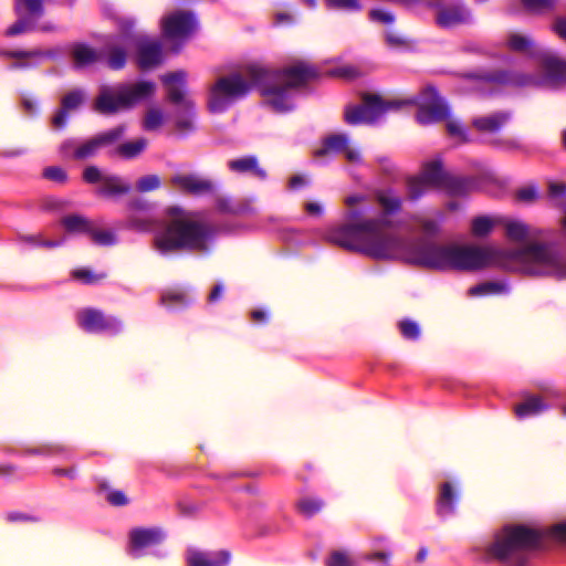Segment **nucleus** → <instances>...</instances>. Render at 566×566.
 <instances>
[{
    "instance_id": "f257e3e1",
    "label": "nucleus",
    "mask_w": 566,
    "mask_h": 566,
    "mask_svg": "<svg viewBox=\"0 0 566 566\" xmlns=\"http://www.w3.org/2000/svg\"><path fill=\"white\" fill-rule=\"evenodd\" d=\"M365 209L348 208L344 223L327 234L329 242L374 259H401L405 262L432 270L475 271L505 260L525 263L532 275L566 279V261L544 243L501 250L490 247L438 244L427 239L403 240L385 230L387 222L379 218L360 220Z\"/></svg>"
},
{
    "instance_id": "f03ea898",
    "label": "nucleus",
    "mask_w": 566,
    "mask_h": 566,
    "mask_svg": "<svg viewBox=\"0 0 566 566\" xmlns=\"http://www.w3.org/2000/svg\"><path fill=\"white\" fill-rule=\"evenodd\" d=\"M125 227L143 233L159 227L160 230L153 238V248L161 255L208 253L216 232L212 224L192 219L188 211L178 206L167 207L163 221L147 214L129 213Z\"/></svg>"
},
{
    "instance_id": "7ed1b4c3",
    "label": "nucleus",
    "mask_w": 566,
    "mask_h": 566,
    "mask_svg": "<svg viewBox=\"0 0 566 566\" xmlns=\"http://www.w3.org/2000/svg\"><path fill=\"white\" fill-rule=\"evenodd\" d=\"M247 74L265 97V104L276 113L293 111L290 91L305 87L319 75L317 67L306 61H296L282 69L252 64L247 67Z\"/></svg>"
},
{
    "instance_id": "20e7f679",
    "label": "nucleus",
    "mask_w": 566,
    "mask_h": 566,
    "mask_svg": "<svg viewBox=\"0 0 566 566\" xmlns=\"http://www.w3.org/2000/svg\"><path fill=\"white\" fill-rule=\"evenodd\" d=\"M544 532L524 524H507L494 535L486 554L504 566H525L543 547Z\"/></svg>"
},
{
    "instance_id": "39448f33",
    "label": "nucleus",
    "mask_w": 566,
    "mask_h": 566,
    "mask_svg": "<svg viewBox=\"0 0 566 566\" xmlns=\"http://www.w3.org/2000/svg\"><path fill=\"white\" fill-rule=\"evenodd\" d=\"M155 91L156 85L151 81H139L134 84L119 83L115 86L103 85L94 101V109L103 115H113L133 108L151 97Z\"/></svg>"
},
{
    "instance_id": "423d86ee",
    "label": "nucleus",
    "mask_w": 566,
    "mask_h": 566,
    "mask_svg": "<svg viewBox=\"0 0 566 566\" xmlns=\"http://www.w3.org/2000/svg\"><path fill=\"white\" fill-rule=\"evenodd\" d=\"M160 81L166 90V99L175 106V126L179 132L187 133L195 129V102L188 96L187 72L177 70L163 74Z\"/></svg>"
},
{
    "instance_id": "0eeeda50",
    "label": "nucleus",
    "mask_w": 566,
    "mask_h": 566,
    "mask_svg": "<svg viewBox=\"0 0 566 566\" xmlns=\"http://www.w3.org/2000/svg\"><path fill=\"white\" fill-rule=\"evenodd\" d=\"M253 87H258L254 81L248 76L234 72L219 77L209 88L207 106L211 113H224L235 101L245 97Z\"/></svg>"
},
{
    "instance_id": "6e6552de",
    "label": "nucleus",
    "mask_w": 566,
    "mask_h": 566,
    "mask_svg": "<svg viewBox=\"0 0 566 566\" xmlns=\"http://www.w3.org/2000/svg\"><path fill=\"white\" fill-rule=\"evenodd\" d=\"M361 99V105H349L345 108L344 120L348 125L370 124L376 122L389 109H397L402 105L411 104V102L408 101L385 102L379 95L370 93H364Z\"/></svg>"
},
{
    "instance_id": "1a4fd4ad",
    "label": "nucleus",
    "mask_w": 566,
    "mask_h": 566,
    "mask_svg": "<svg viewBox=\"0 0 566 566\" xmlns=\"http://www.w3.org/2000/svg\"><path fill=\"white\" fill-rule=\"evenodd\" d=\"M463 77L496 86L525 87L536 83V78L532 75L506 70L465 73Z\"/></svg>"
},
{
    "instance_id": "9d476101",
    "label": "nucleus",
    "mask_w": 566,
    "mask_h": 566,
    "mask_svg": "<svg viewBox=\"0 0 566 566\" xmlns=\"http://www.w3.org/2000/svg\"><path fill=\"white\" fill-rule=\"evenodd\" d=\"M448 117V105L433 86H428L422 93V103L417 112V120L422 125H429L442 122Z\"/></svg>"
},
{
    "instance_id": "9b49d317",
    "label": "nucleus",
    "mask_w": 566,
    "mask_h": 566,
    "mask_svg": "<svg viewBox=\"0 0 566 566\" xmlns=\"http://www.w3.org/2000/svg\"><path fill=\"white\" fill-rule=\"evenodd\" d=\"M78 325L87 333H109L122 331V322L115 316H107L96 308H85L77 314Z\"/></svg>"
},
{
    "instance_id": "f8f14e48",
    "label": "nucleus",
    "mask_w": 566,
    "mask_h": 566,
    "mask_svg": "<svg viewBox=\"0 0 566 566\" xmlns=\"http://www.w3.org/2000/svg\"><path fill=\"white\" fill-rule=\"evenodd\" d=\"M125 133V126L119 125L106 132L99 133L74 148L72 154L75 160H85L97 155L101 148L114 145Z\"/></svg>"
},
{
    "instance_id": "ddd939ff",
    "label": "nucleus",
    "mask_w": 566,
    "mask_h": 566,
    "mask_svg": "<svg viewBox=\"0 0 566 566\" xmlns=\"http://www.w3.org/2000/svg\"><path fill=\"white\" fill-rule=\"evenodd\" d=\"M136 46V62L140 70H150L163 63V44L147 35L134 39Z\"/></svg>"
},
{
    "instance_id": "4468645a",
    "label": "nucleus",
    "mask_w": 566,
    "mask_h": 566,
    "mask_svg": "<svg viewBox=\"0 0 566 566\" xmlns=\"http://www.w3.org/2000/svg\"><path fill=\"white\" fill-rule=\"evenodd\" d=\"M436 22L440 28L451 29L472 22V12L464 3L438 6Z\"/></svg>"
},
{
    "instance_id": "2eb2a0df",
    "label": "nucleus",
    "mask_w": 566,
    "mask_h": 566,
    "mask_svg": "<svg viewBox=\"0 0 566 566\" xmlns=\"http://www.w3.org/2000/svg\"><path fill=\"white\" fill-rule=\"evenodd\" d=\"M195 29L191 13L178 11L163 19V33L167 39H185Z\"/></svg>"
},
{
    "instance_id": "dca6fc26",
    "label": "nucleus",
    "mask_w": 566,
    "mask_h": 566,
    "mask_svg": "<svg viewBox=\"0 0 566 566\" xmlns=\"http://www.w3.org/2000/svg\"><path fill=\"white\" fill-rule=\"evenodd\" d=\"M170 184L179 191L191 196H202L214 191L212 180L192 174H177L171 177Z\"/></svg>"
},
{
    "instance_id": "f3484780",
    "label": "nucleus",
    "mask_w": 566,
    "mask_h": 566,
    "mask_svg": "<svg viewBox=\"0 0 566 566\" xmlns=\"http://www.w3.org/2000/svg\"><path fill=\"white\" fill-rule=\"evenodd\" d=\"M538 61L545 77L553 84L566 83V60L544 50L538 52Z\"/></svg>"
},
{
    "instance_id": "a211bd4d",
    "label": "nucleus",
    "mask_w": 566,
    "mask_h": 566,
    "mask_svg": "<svg viewBox=\"0 0 566 566\" xmlns=\"http://www.w3.org/2000/svg\"><path fill=\"white\" fill-rule=\"evenodd\" d=\"M101 61L114 71L123 70L127 63V49L124 44L111 40L99 51Z\"/></svg>"
},
{
    "instance_id": "6ab92c4d",
    "label": "nucleus",
    "mask_w": 566,
    "mask_h": 566,
    "mask_svg": "<svg viewBox=\"0 0 566 566\" xmlns=\"http://www.w3.org/2000/svg\"><path fill=\"white\" fill-rule=\"evenodd\" d=\"M230 559L231 554L226 549L213 553L190 549L187 553L188 566H226Z\"/></svg>"
},
{
    "instance_id": "aec40b11",
    "label": "nucleus",
    "mask_w": 566,
    "mask_h": 566,
    "mask_svg": "<svg viewBox=\"0 0 566 566\" xmlns=\"http://www.w3.org/2000/svg\"><path fill=\"white\" fill-rule=\"evenodd\" d=\"M511 117V112H495L489 115L475 117L472 120V126L482 134H495L510 122Z\"/></svg>"
},
{
    "instance_id": "412c9836",
    "label": "nucleus",
    "mask_w": 566,
    "mask_h": 566,
    "mask_svg": "<svg viewBox=\"0 0 566 566\" xmlns=\"http://www.w3.org/2000/svg\"><path fill=\"white\" fill-rule=\"evenodd\" d=\"M164 537L160 528L135 527L129 532V544L133 549H142L161 543Z\"/></svg>"
},
{
    "instance_id": "4be33fe9",
    "label": "nucleus",
    "mask_w": 566,
    "mask_h": 566,
    "mask_svg": "<svg viewBox=\"0 0 566 566\" xmlns=\"http://www.w3.org/2000/svg\"><path fill=\"white\" fill-rule=\"evenodd\" d=\"M523 398L521 403L514 406V413L518 419L537 416L549 408L539 395L523 394Z\"/></svg>"
},
{
    "instance_id": "5701e85b",
    "label": "nucleus",
    "mask_w": 566,
    "mask_h": 566,
    "mask_svg": "<svg viewBox=\"0 0 566 566\" xmlns=\"http://www.w3.org/2000/svg\"><path fill=\"white\" fill-rule=\"evenodd\" d=\"M228 168L237 174H252L261 180L266 178V171L259 166V161L255 156H244L229 160Z\"/></svg>"
},
{
    "instance_id": "b1692460",
    "label": "nucleus",
    "mask_w": 566,
    "mask_h": 566,
    "mask_svg": "<svg viewBox=\"0 0 566 566\" xmlns=\"http://www.w3.org/2000/svg\"><path fill=\"white\" fill-rule=\"evenodd\" d=\"M374 197L385 214L391 216L401 211L402 199L392 188L377 189Z\"/></svg>"
},
{
    "instance_id": "393cba45",
    "label": "nucleus",
    "mask_w": 566,
    "mask_h": 566,
    "mask_svg": "<svg viewBox=\"0 0 566 566\" xmlns=\"http://www.w3.org/2000/svg\"><path fill=\"white\" fill-rule=\"evenodd\" d=\"M459 495L450 482L440 485V493L437 500V513L440 516H447L454 513L455 502Z\"/></svg>"
},
{
    "instance_id": "a878e982",
    "label": "nucleus",
    "mask_w": 566,
    "mask_h": 566,
    "mask_svg": "<svg viewBox=\"0 0 566 566\" xmlns=\"http://www.w3.org/2000/svg\"><path fill=\"white\" fill-rule=\"evenodd\" d=\"M507 48L517 53H524L530 56L538 59V52H543V49L537 48L534 40L521 33H511L506 41Z\"/></svg>"
},
{
    "instance_id": "bb28decb",
    "label": "nucleus",
    "mask_w": 566,
    "mask_h": 566,
    "mask_svg": "<svg viewBox=\"0 0 566 566\" xmlns=\"http://www.w3.org/2000/svg\"><path fill=\"white\" fill-rule=\"evenodd\" d=\"M71 55L75 69H83L101 61L99 51L97 52L85 43H74Z\"/></svg>"
},
{
    "instance_id": "cd10ccee",
    "label": "nucleus",
    "mask_w": 566,
    "mask_h": 566,
    "mask_svg": "<svg viewBox=\"0 0 566 566\" xmlns=\"http://www.w3.org/2000/svg\"><path fill=\"white\" fill-rule=\"evenodd\" d=\"M348 146V137L346 134H332L327 136L322 147L315 150L316 157H324L333 154L344 153Z\"/></svg>"
},
{
    "instance_id": "c85d7f7f",
    "label": "nucleus",
    "mask_w": 566,
    "mask_h": 566,
    "mask_svg": "<svg viewBox=\"0 0 566 566\" xmlns=\"http://www.w3.org/2000/svg\"><path fill=\"white\" fill-rule=\"evenodd\" d=\"M61 224L69 233H80L86 235H88L90 232H92V228L94 226L92 220L77 213H72L63 217L61 219Z\"/></svg>"
},
{
    "instance_id": "c756f323",
    "label": "nucleus",
    "mask_w": 566,
    "mask_h": 566,
    "mask_svg": "<svg viewBox=\"0 0 566 566\" xmlns=\"http://www.w3.org/2000/svg\"><path fill=\"white\" fill-rule=\"evenodd\" d=\"M448 175L449 174H447L443 170L442 163L440 160H433V161L427 163L423 166L420 177L429 186L441 188V186L443 185Z\"/></svg>"
},
{
    "instance_id": "7c9ffc66",
    "label": "nucleus",
    "mask_w": 566,
    "mask_h": 566,
    "mask_svg": "<svg viewBox=\"0 0 566 566\" xmlns=\"http://www.w3.org/2000/svg\"><path fill=\"white\" fill-rule=\"evenodd\" d=\"M324 507L325 501L322 497L313 495L301 496L295 503L297 513L305 518H312L314 515L322 512Z\"/></svg>"
},
{
    "instance_id": "2f4dec72",
    "label": "nucleus",
    "mask_w": 566,
    "mask_h": 566,
    "mask_svg": "<svg viewBox=\"0 0 566 566\" xmlns=\"http://www.w3.org/2000/svg\"><path fill=\"white\" fill-rule=\"evenodd\" d=\"M130 189V185L125 182L119 176L106 175L99 189V193L109 197L119 196L128 193Z\"/></svg>"
},
{
    "instance_id": "473e14b6",
    "label": "nucleus",
    "mask_w": 566,
    "mask_h": 566,
    "mask_svg": "<svg viewBox=\"0 0 566 566\" xmlns=\"http://www.w3.org/2000/svg\"><path fill=\"white\" fill-rule=\"evenodd\" d=\"M14 11L18 15L39 20L44 14V0H14Z\"/></svg>"
},
{
    "instance_id": "72a5a7b5",
    "label": "nucleus",
    "mask_w": 566,
    "mask_h": 566,
    "mask_svg": "<svg viewBox=\"0 0 566 566\" xmlns=\"http://www.w3.org/2000/svg\"><path fill=\"white\" fill-rule=\"evenodd\" d=\"M473 184L470 179L448 175L441 189H444L450 196L460 197L470 192Z\"/></svg>"
},
{
    "instance_id": "f704fd0d",
    "label": "nucleus",
    "mask_w": 566,
    "mask_h": 566,
    "mask_svg": "<svg viewBox=\"0 0 566 566\" xmlns=\"http://www.w3.org/2000/svg\"><path fill=\"white\" fill-rule=\"evenodd\" d=\"M160 302L169 308L186 307L190 303V298L185 290L174 287L163 292Z\"/></svg>"
},
{
    "instance_id": "c9c22d12",
    "label": "nucleus",
    "mask_w": 566,
    "mask_h": 566,
    "mask_svg": "<svg viewBox=\"0 0 566 566\" xmlns=\"http://www.w3.org/2000/svg\"><path fill=\"white\" fill-rule=\"evenodd\" d=\"M97 491L105 495V500L112 506H126L129 503L127 495L117 489H113L105 480L98 481Z\"/></svg>"
},
{
    "instance_id": "e433bc0d",
    "label": "nucleus",
    "mask_w": 566,
    "mask_h": 566,
    "mask_svg": "<svg viewBox=\"0 0 566 566\" xmlns=\"http://www.w3.org/2000/svg\"><path fill=\"white\" fill-rule=\"evenodd\" d=\"M147 139L144 137L118 145L115 154L124 159H133L139 156L147 147Z\"/></svg>"
},
{
    "instance_id": "4c0bfd02",
    "label": "nucleus",
    "mask_w": 566,
    "mask_h": 566,
    "mask_svg": "<svg viewBox=\"0 0 566 566\" xmlns=\"http://www.w3.org/2000/svg\"><path fill=\"white\" fill-rule=\"evenodd\" d=\"M509 291L507 285L503 282L486 281L469 289L470 296H485L503 294Z\"/></svg>"
},
{
    "instance_id": "58836bf2",
    "label": "nucleus",
    "mask_w": 566,
    "mask_h": 566,
    "mask_svg": "<svg viewBox=\"0 0 566 566\" xmlns=\"http://www.w3.org/2000/svg\"><path fill=\"white\" fill-rule=\"evenodd\" d=\"M505 232L510 240L516 242H522L531 235L528 226L522 221L507 222L505 224Z\"/></svg>"
},
{
    "instance_id": "ea45409f",
    "label": "nucleus",
    "mask_w": 566,
    "mask_h": 566,
    "mask_svg": "<svg viewBox=\"0 0 566 566\" xmlns=\"http://www.w3.org/2000/svg\"><path fill=\"white\" fill-rule=\"evenodd\" d=\"M36 20L28 15H19V19L6 30L7 36H15L35 30Z\"/></svg>"
},
{
    "instance_id": "a19ab883",
    "label": "nucleus",
    "mask_w": 566,
    "mask_h": 566,
    "mask_svg": "<svg viewBox=\"0 0 566 566\" xmlns=\"http://www.w3.org/2000/svg\"><path fill=\"white\" fill-rule=\"evenodd\" d=\"M493 221L486 216H480L472 220L471 231L474 237L483 238L488 235L493 229Z\"/></svg>"
},
{
    "instance_id": "79ce46f5",
    "label": "nucleus",
    "mask_w": 566,
    "mask_h": 566,
    "mask_svg": "<svg viewBox=\"0 0 566 566\" xmlns=\"http://www.w3.org/2000/svg\"><path fill=\"white\" fill-rule=\"evenodd\" d=\"M164 124V113L161 109L154 107L146 112L143 127L148 132L157 130Z\"/></svg>"
},
{
    "instance_id": "37998d69",
    "label": "nucleus",
    "mask_w": 566,
    "mask_h": 566,
    "mask_svg": "<svg viewBox=\"0 0 566 566\" xmlns=\"http://www.w3.org/2000/svg\"><path fill=\"white\" fill-rule=\"evenodd\" d=\"M88 237L95 244L103 247L114 245L117 241L113 231L98 230L95 228V226H93L92 232H90Z\"/></svg>"
},
{
    "instance_id": "c03bdc74",
    "label": "nucleus",
    "mask_w": 566,
    "mask_h": 566,
    "mask_svg": "<svg viewBox=\"0 0 566 566\" xmlns=\"http://www.w3.org/2000/svg\"><path fill=\"white\" fill-rule=\"evenodd\" d=\"M429 185L420 177H410L407 180L408 198L410 200H418L427 190Z\"/></svg>"
},
{
    "instance_id": "a18cd8bd",
    "label": "nucleus",
    "mask_w": 566,
    "mask_h": 566,
    "mask_svg": "<svg viewBox=\"0 0 566 566\" xmlns=\"http://www.w3.org/2000/svg\"><path fill=\"white\" fill-rule=\"evenodd\" d=\"M73 279L81 281L84 284H95L106 279V273H94L90 269L80 268L72 272Z\"/></svg>"
},
{
    "instance_id": "49530a36",
    "label": "nucleus",
    "mask_w": 566,
    "mask_h": 566,
    "mask_svg": "<svg viewBox=\"0 0 566 566\" xmlns=\"http://www.w3.org/2000/svg\"><path fill=\"white\" fill-rule=\"evenodd\" d=\"M153 203L145 198L136 197L127 201L129 213L146 214L153 209Z\"/></svg>"
},
{
    "instance_id": "de8ad7c7",
    "label": "nucleus",
    "mask_w": 566,
    "mask_h": 566,
    "mask_svg": "<svg viewBox=\"0 0 566 566\" xmlns=\"http://www.w3.org/2000/svg\"><path fill=\"white\" fill-rule=\"evenodd\" d=\"M160 178L157 175H146L138 179L136 189L139 192H149L160 187Z\"/></svg>"
},
{
    "instance_id": "09e8293b",
    "label": "nucleus",
    "mask_w": 566,
    "mask_h": 566,
    "mask_svg": "<svg viewBox=\"0 0 566 566\" xmlns=\"http://www.w3.org/2000/svg\"><path fill=\"white\" fill-rule=\"evenodd\" d=\"M82 103L83 93L80 90H73L63 96L61 107L69 112L77 108Z\"/></svg>"
},
{
    "instance_id": "8fccbe9b",
    "label": "nucleus",
    "mask_w": 566,
    "mask_h": 566,
    "mask_svg": "<svg viewBox=\"0 0 566 566\" xmlns=\"http://www.w3.org/2000/svg\"><path fill=\"white\" fill-rule=\"evenodd\" d=\"M399 329L407 339L416 340L420 336L418 324L411 319H402L399 322Z\"/></svg>"
},
{
    "instance_id": "3c124183",
    "label": "nucleus",
    "mask_w": 566,
    "mask_h": 566,
    "mask_svg": "<svg viewBox=\"0 0 566 566\" xmlns=\"http://www.w3.org/2000/svg\"><path fill=\"white\" fill-rule=\"evenodd\" d=\"M325 4L334 10L358 11L361 9L359 0H325Z\"/></svg>"
},
{
    "instance_id": "603ef678",
    "label": "nucleus",
    "mask_w": 566,
    "mask_h": 566,
    "mask_svg": "<svg viewBox=\"0 0 566 566\" xmlns=\"http://www.w3.org/2000/svg\"><path fill=\"white\" fill-rule=\"evenodd\" d=\"M557 543L566 545V521L552 525L545 533Z\"/></svg>"
},
{
    "instance_id": "864d4df0",
    "label": "nucleus",
    "mask_w": 566,
    "mask_h": 566,
    "mask_svg": "<svg viewBox=\"0 0 566 566\" xmlns=\"http://www.w3.org/2000/svg\"><path fill=\"white\" fill-rule=\"evenodd\" d=\"M326 566H354V560L347 553L334 551L326 560Z\"/></svg>"
},
{
    "instance_id": "5fc2aeb1",
    "label": "nucleus",
    "mask_w": 566,
    "mask_h": 566,
    "mask_svg": "<svg viewBox=\"0 0 566 566\" xmlns=\"http://www.w3.org/2000/svg\"><path fill=\"white\" fill-rule=\"evenodd\" d=\"M105 177L106 175H103L101 169L95 165L87 166L83 171V180L91 185L103 184Z\"/></svg>"
},
{
    "instance_id": "6e6d98bb",
    "label": "nucleus",
    "mask_w": 566,
    "mask_h": 566,
    "mask_svg": "<svg viewBox=\"0 0 566 566\" xmlns=\"http://www.w3.org/2000/svg\"><path fill=\"white\" fill-rule=\"evenodd\" d=\"M447 130L450 136L457 137L460 143H469L470 138L465 130V128L455 120H450L447 123Z\"/></svg>"
},
{
    "instance_id": "4d7b16f0",
    "label": "nucleus",
    "mask_w": 566,
    "mask_h": 566,
    "mask_svg": "<svg viewBox=\"0 0 566 566\" xmlns=\"http://www.w3.org/2000/svg\"><path fill=\"white\" fill-rule=\"evenodd\" d=\"M3 56L20 60V61H29V60H36L39 57L40 53L36 52V49L33 50H11V51H4L2 53Z\"/></svg>"
},
{
    "instance_id": "13d9d810",
    "label": "nucleus",
    "mask_w": 566,
    "mask_h": 566,
    "mask_svg": "<svg viewBox=\"0 0 566 566\" xmlns=\"http://www.w3.org/2000/svg\"><path fill=\"white\" fill-rule=\"evenodd\" d=\"M4 518L9 523H38L40 521V518L34 515L19 511L8 512Z\"/></svg>"
},
{
    "instance_id": "bf43d9fd",
    "label": "nucleus",
    "mask_w": 566,
    "mask_h": 566,
    "mask_svg": "<svg viewBox=\"0 0 566 566\" xmlns=\"http://www.w3.org/2000/svg\"><path fill=\"white\" fill-rule=\"evenodd\" d=\"M521 3L531 11L553 9L556 0H520Z\"/></svg>"
},
{
    "instance_id": "052dcab7",
    "label": "nucleus",
    "mask_w": 566,
    "mask_h": 566,
    "mask_svg": "<svg viewBox=\"0 0 566 566\" xmlns=\"http://www.w3.org/2000/svg\"><path fill=\"white\" fill-rule=\"evenodd\" d=\"M216 206L222 213L239 214L241 212V208L233 206L231 199L228 197H218L216 199Z\"/></svg>"
},
{
    "instance_id": "680f3d73",
    "label": "nucleus",
    "mask_w": 566,
    "mask_h": 566,
    "mask_svg": "<svg viewBox=\"0 0 566 566\" xmlns=\"http://www.w3.org/2000/svg\"><path fill=\"white\" fill-rule=\"evenodd\" d=\"M369 19L382 24H391L395 22V15L389 11L381 9H373L369 11Z\"/></svg>"
},
{
    "instance_id": "e2e57ef3",
    "label": "nucleus",
    "mask_w": 566,
    "mask_h": 566,
    "mask_svg": "<svg viewBox=\"0 0 566 566\" xmlns=\"http://www.w3.org/2000/svg\"><path fill=\"white\" fill-rule=\"evenodd\" d=\"M43 176L46 179L57 181V182H65L67 179V175L64 169L57 166H50L44 169Z\"/></svg>"
},
{
    "instance_id": "0e129e2a",
    "label": "nucleus",
    "mask_w": 566,
    "mask_h": 566,
    "mask_svg": "<svg viewBox=\"0 0 566 566\" xmlns=\"http://www.w3.org/2000/svg\"><path fill=\"white\" fill-rule=\"evenodd\" d=\"M516 198L523 202H533L537 198V190L534 186L521 188L516 192Z\"/></svg>"
},
{
    "instance_id": "69168bd1",
    "label": "nucleus",
    "mask_w": 566,
    "mask_h": 566,
    "mask_svg": "<svg viewBox=\"0 0 566 566\" xmlns=\"http://www.w3.org/2000/svg\"><path fill=\"white\" fill-rule=\"evenodd\" d=\"M176 507L179 514L182 516H192L198 510L193 503L186 502L184 500H179L176 503Z\"/></svg>"
},
{
    "instance_id": "338daca9",
    "label": "nucleus",
    "mask_w": 566,
    "mask_h": 566,
    "mask_svg": "<svg viewBox=\"0 0 566 566\" xmlns=\"http://www.w3.org/2000/svg\"><path fill=\"white\" fill-rule=\"evenodd\" d=\"M553 31L564 41H566V17L555 19Z\"/></svg>"
},
{
    "instance_id": "774afa93",
    "label": "nucleus",
    "mask_w": 566,
    "mask_h": 566,
    "mask_svg": "<svg viewBox=\"0 0 566 566\" xmlns=\"http://www.w3.org/2000/svg\"><path fill=\"white\" fill-rule=\"evenodd\" d=\"M67 120V111L60 108L52 118V124L56 128H63Z\"/></svg>"
}]
</instances>
